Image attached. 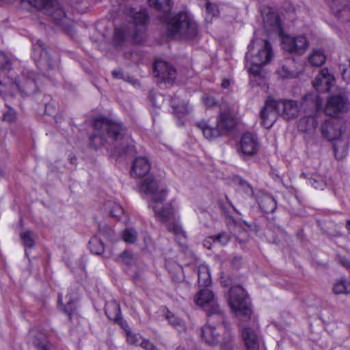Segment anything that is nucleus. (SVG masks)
Masks as SVG:
<instances>
[{
    "label": "nucleus",
    "instance_id": "052dcab7",
    "mask_svg": "<svg viewBox=\"0 0 350 350\" xmlns=\"http://www.w3.org/2000/svg\"><path fill=\"white\" fill-rule=\"evenodd\" d=\"M37 46L41 50V53H40L41 57H42L43 55H46V52L44 51L45 48H44V42L39 40L37 42Z\"/></svg>",
    "mask_w": 350,
    "mask_h": 350
},
{
    "label": "nucleus",
    "instance_id": "ea45409f",
    "mask_svg": "<svg viewBox=\"0 0 350 350\" xmlns=\"http://www.w3.org/2000/svg\"><path fill=\"white\" fill-rule=\"evenodd\" d=\"M126 336V341L130 345H139L142 342V336L138 334L133 333L130 329H125Z\"/></svg>",
    "mask_w": 350,
    "mask_h": 350
},
{
    "label": "nucleus",
    "instance_id": "4468645a",
    "mask_svg": "<svg viewBox=\"0 0 350 350\" xmlns=\"http://www.w3.org/2000/svg\"><path fill=\"white\" fill-rule=\"evenodd\" d=\"M278 111L275 100L269 99L261 111L262 124L266 129L271 128L278 118Z\"/></svg>",
    "mask_w": 350,
    "mask_h": 350
},
{
    "label": "nucleus",
    "instance_id": "1a4fd4ad",
    "mask_svg": "<svg viewBox=\"0 0 350 350\" xmlns=\"http://www.w3.org/2000/svg\"><path fill=\"white\" fill-rule=\"evenodd\" d=\"M133 33L131 35L134 42L141 44L146 38V24L148 21V14L146 9H141L133 16Z\"/></svg>",
    "mask_w": 350,
    "mask_h": 350
},
{
    "label": "nucleus",
    "instance_id": "a19ab883",
    "mask_svg": "<svg viewBox=\"0 0 350 350\" xmlns=\"http://www.w3.org/2000/svg\"><path fill=\"white\" fill-rule=\"evenodd\" d=\"M123 239L126 243H133L137 238V233L133 228H126L123 232Z\"/></svg>",
    "mask_w": 350,
    "mask_h": 350
},
{
    "label": "nucleus",
    "instance_id": "e2e57ef3",
    "mask_svg": "<svg viewBox=\"0 0 350 350\" xmlns=\"http://www.w3.org/2000/svg\"><path fill=\"white\" fill-rule=\"evenodd\" d=\"M112 75L116 79H123V72L122 70H113L112 72Z\"/></svg>",
    "mask_w": 350,
    "mask_h": 350
},
{
    "label": "nucleus",
    "instance_id": "b1692460",
    "mask_svg": "<svg viewBox=\"0 0 350 350\" xmlns=\"http://www.w3.org/2000/svg\"><path fill=\"white\" fill-rule=\"evenodd\" d=\"M258 203L261 210L267 213L274 212L277 207L275 199L268 194L261 195L258 198Z\"/></svg>",
    "mask_w": 350,
    "mask_h": 350
},
{
    "label": "nucleus",
    "instance_id": "dca6fc26",
    "mask_svg": "<svg viewBox=\"0 0 350 350\" xmlns=\"http://www.w3.org/2000/svg\"><path fill=\"white\" fill-rule=\"evenodd\" d=\"M239 150L245 155L255 154L258 150L257 137L250 133H244L240 139Z\"/></svg>",
    "mask_w": 350,
    "mask_h": 350
},
{
    "label": "nucleus",
    "instance_id": "a211bd4d",
    "mask_svg": "<svg viewBox=\"0 0 350 350\" xmlns=\"http://www.w3.org/2000/svg\"><path fill=\"white\" fill-rule=\"evenodd\" d=\"M334 81V77L327 68L322 69L312 82L313 87L319 92H327Z\"/></svg>",
    "mask_w": 350,
    "mask_h": 350
},
{
    "label": "nucleus",
    "instance_id": "bb28decb",
    "mask_svg": "<svg viewBox=\"0 0 350 350\" xmlns=\"http://www.w3.org/2000/svg\"><path fill=\"white\" fill-rule=\"evenodd\" d=\"M317 124L315 117L310 114L299 120L298 127L302 132L310 133L315 129Z\"/></svg>",
    "mask_w": 350,
    "mask_h": 350
},
{
    "label": "nucleus",
    "instance_id": "393cba45",
    "mask_svg": "<svg viewBox=\"0 0 350 350\" xmlns=\"http://www.w3.org/2000/svg\"><path fill=\"white\" fill-rule=\"evenodd\" d=\"M334 152L337 159H342L347 154L349 143L348 141L342 138L334 139Z\"/></svg>",
    "mask_w": 350,
    "mask_h": 350
},
{
    "label": "nucleus",
    "instance_id": "c9c22d12",
    "mask_svg": "<svg viewBox=\"0 0 350 350\" xmlns=\"http://www.w3.org/2000/svg\"><path fill=\"white\" fill-rule=\"evenodd\" d=\"M333 292L335 294L349 293L350 280L341 279L336 281L333 286Z\"/></svg>",
    "mask_w": 350,
    "mask_h": 350
},
{
    "label": "nucleus",
    "instance_id": "a878e982",
    "mask_svg": "<svg viewBox=\"0 0 350 350\" xmlns=\"http://www.w3.org/2000/svg\"><path fill=\"white\" fill-rule=\"evenodd\" d=\"M105 310L109 319L117 321L120 319V307L115 300L108 301L105 305Z\"/></svg>",
    "mask_w": 350,
    "mask_h": 350
},
{
    "label": "nucleus",
    "instance_id": "f8f14e48",
    "mask_svg": "<svg viewBox=\"0 0 350 350\" xmlns=\"http://www.w3.org/2000/svg\"><path fill=\"white\" fill-rule=\"evenodd\" d=\"M344 131V126L340 120L329 119L324 121L321 126L323 137L328 141H334L340 137Z\"/></svg>",
    "mask_w": 350,
    "mask_h": 350
},
{
    "label": "nucleus",
    "instance_id": "c03bdc74",
    "mask_svg": "<svg viewBox=\"0 0 350 350\" xmlns=\"http://www.w3.org/2000/svg\"><path fill=\"white\" fill-rule=\"evenodd\" d=\"M210 239H213V242H218L221 245H225L230 241V235L227 232H222L215 237H210Z\"/></svg>",
    "mask_w": 350,
    "mask_h": 350
},
{
    "label": "nucleus",
    "instance_id": "603ef678",
    "mask_svg": "<svg viewBox=\"0 0 350 350\" xmlns=\"http://www.w3.org/2000/svg\"><path fill=\"white\" fill-rule=\"evenodd\" d=\"M140 347L144 350H159L154 344L146 339H142Z\"/></svg>",
    "mask_w": 350,
    "mask_h": 350
},
{
    "label": "nucleus",
    "instance_id": "4d7b16f0",
    "mask_svg": "<svg viewBox=\"0 0 350 350\" xmlns=\"http://www.w3.org/2000/svg\"><path fill=\"white\" fill-rule=\"evenodd\" d=\"M342 77L347 83H350V61L347 68H342Z\"/></svg>",
    "mask_w": 350,
    "mask_h": 350
},
{
    "label": "nucleus",
    "instance_id": "7c9ffc66",
    "mask_svg": "<svg viewBox=\"0 0 350 350\" xmlns=\"http://www.w3.org/2000/svg\"><path fill=\"white\" fill-rule=\"evenodd\" d=\"M23 3H27L29 5L38 10L48 11L55 6V0H22Z\"/></svg>",
    "mask_w": 350,
    "mask_h": 350
},
{
    "label": "nucleus",
    "instance_id": "13d9d810",
    "mask_svg": "<svg viewBox=\"0 0 350 350\" xmlns=\"http://www.w3.org/2000/svg\"><path fill=\"white\" fill-rule=\"evenodd\" d=\"M75 310L73 302L68 301L66 305L64 306V312L69 316L71 315L73 310Z\"/></svg>",
    "mask_w": 350,
    "mask_h": 350
},
{
    "label": "nucleus",
    "instance_id": "cd10ccee",
    "mask_svg": "<svg viewBox=\"0 0 350 350\" xmlns=\"http://www.w3.org/2000/svg\"><path fill=\"white\" fill-rule=\"evenodd\" d=\"M198 283L200 286L207 287L211 285L212 281L210 271L206 265H201L198 268Z\"/></svg>",
    "mask_w": 350,
    "mask_h": 350
},
{
    "label": "nucleus",
    "instance_id": "c85d7f7f",
    "mask_svg": "<svg viewBox=\"0 0 350 350\" xmlns=\"http://www.w3.org/2000/svg\"><path fill=\"white\" fill-rule=\"evenodd\" d=\"M171 106L178 116H183L189 112L190 108L186 101L178 96H174L171 100Z\"/></svg>",
    "mask_w": 350,
    "mask_h": 350
},
{
    "label": "nucleus",
    "instance_id": "49530a36",
    "mask_svg": "<svg viewBox=\"0 0 350 350\" xmlns=\"http://www.w3.org/2000/svg\"><path fill=\"white\" fill-rule=\"evenodd\" d=\"M167 230L176 235H184V231L180 224L174 222L167 226Z\"/></svg>",
    "mask_w": 350,
    "mask_h": 350
},
{
    "label": "nucleus",
    "instance_id": "6ab92c4d",
    "mask_svg": "<svg viewBox=\"0 0 350 350\" xmlns=\"http://www.w3.org/2000/svg\"><path fill=\"white\" fill-rule=\"evenodd\" d=\"M220 114L217 120V126L221 131V129L225 130H231L235 126V120L232 116L230 109L227 103H222L220 105Z\"/></svg>",
    "mask_w": 350,
    "mask_h": 350
},
{
    "label": "nucleus",
    "instance_id": "58836bf2",
    "mask_svg": "<svg viewBox=\"0 0 350 350\" xmlns=\"http://www.w3.org/2000/svg\"><path fill=\"white\" fill-rule=\"evenodd\" d=\"M204 6L206 8V20L211 21L213 17L218 16L219 10H218L217 5H215L214 3H211L206 1L205 2Z\"/></svg>",
    "mask_w": 350,
    "mask_h": 350
},
{
    "label": "nucleus",
    "instance_id": "4c0bfd02",
    "mask_svg": "<svg viewBox=\"0 0 350 350\" xmlns=\"http://www.w3.org/2000/svg\"><path fill=\"white\" fill-rule=\"evenodd\" d=\"M129 34H131V33L124 27L116 29L114 34V42L116 46L118 47Z\"/></svg>",
    "mask_w": 350,
    "mask_h": 350
},
{
    "label": "nucleus",
    "instance_id": "20e7f679",
    "mask_svg": "<svg viewBox=\"0 0 350 350\" xmlns=\"http://www.w3.org/2000/svg\"><path fill=\"white\" fill-rule=\"evenodd\" d=\"M246 53V66L250 75L254 77L262 78V66L268 64L273 58L272 47L267 40H253Z\"/></svg>",
    "mask_w": 350,
    "mask_h": 350
},
{
    "label": "nucleus",
    "instance_id": "8fccbe9b",
    "mask_svg": "<svg viewBox=\"0 0 350 350\" xmlns=\"http://www.w3.org/2000/svg\"><path fill=\"white\" fill-rule=\"evenodd\" d=\"M120 260L126 265H130L133 260V255L128 251L123 252L119 256Z\"/></svg>",
    "mask_w": 350,
    "mask_h": 350
},
{
    "label": "nucleus",
    "instance_id": "bf43d9fd",
    "mask_svg": "<svg viewBox=\"0 0 350 350\" xmlns=\"http://www.w3.org/2000/svg\"><path fill=\"white\" fill-rule=\"evenodd\" d=\"M340 263L347 269H350V260L345 257L340 258L339 260Z\"/></svg>",
    "mask_w": 350,
    "mask_h": 350
},
{
    "label": "nucleus",
    "instance_id": "774afa93",
    "mask_svg": "<svg viewBox=\"0 0 350 350\" xmlns=\"http://www.w3.org/2000/svg\"><path fill=\"white\" fill-rule=\"evenodd\" d=\"M346 228L349 232H350V219L347 221Z\"/></svg>",
    "mask_w": 350,
    "mask_h": 350
},
{
    "label": "nucleus",
    "instance_id": "6e6d98bb",
    "mask_svg": "<svg viewBox=\"0 0 350 350\" xmlns=\"http://www.w3.org/2000/svg\"><path fill=\"white\" fill-rule=\"evenodd\" d=\"M98 230L100 232V233H101L102 234H103L104 236H106V237H110L111 232H112V230L107 225H103L102 226L101 224H99L98 225Z\"/></svg>",
    "mask_w": 350,
    "mask_h": 350
},
{
    "label": "nucleus",
    "instance_id": "473e14b6",
    "mask_svg": "<svg viewBox=\"0 0 350 350\" xmlns=\"http://www.w3.org/2000/svg\"><path fill=\"white\" fill-rule=\"evenodd\" d=\"M165 318L168 321L169 323L179 332L185 330V325L184 321L180 318L176 317L173 313L167 311L165 314Z\"/></svg>",
    "mask_w": 350,
    "mask_h": 350
},
{
    "label": "nucleus",
    "instance_id": "f3484780",
    "mask_svg": "<svg viewBox=\"0 0 350 350\" xmlns=\"http://www.w3.org/2000/svg\"><path fill=\"white\" fill-rule=\"evenodd\" d=\"M323 100L317 93H309L305 95L300 105V109L309 112L310 114L317 113L321 109Z\"/></svg>",
    "mask_w": 350,
    "mask_h": 350
},
{
    "label": "nucleus",
    "instance_id": "7ed1b4c3",
    "mask_svg": "<svg viewBox=\"0 0 350 350\" xmlns=\"http://www.w3.org/2000/svg\"><path fill=\"white\" fill-rule=\"evenodd\" d=\"M265 27L268 32L273 31L282 38V47L288 53L302 54L308 46L309 42L304 36L291 37L282 36V29L278 14L270 8H265L262 11Z\"/></svg>",
    "mask_w": 350,
    "mask_h": 350
},
{
    "label": "nucleus",
    "instance_id": "2eb2a0df",
    "mask_svg": "<svg viewBox=\"0 0 350 350\" xmlns=\"http://www.w3.org/2000/svg\"><path fill=\"white\" fill-rule=\"evenodd\" d=\"M154 72H157V77L162 81L168 83L173 82L176 76V70L167 62L158 59L154 64Z\"/></svg>",
    "mask_w": 350,
    "mask_h": 350
},
{
    "label": "nucleus",
    "instance_id": "338daca9",
    "mask_svg": "<svg viewBox=\"0 0 350 350\" xmlns=\"http://www.w3.org/2000/svg\"><path fill=\"white\" fill-rule=\"evenodd\" d=\"M226 200L228 202V203L230 204V205L232 206V208H233V210L237 213L238 214H240L239 211L236 208V207L232 204V203L231 202V201L228 199V198L226 196Z\"/></svg>",
    "mask_w": 350,
    "mask_h": 350
},
{
    "label": "nucleus",
    "instance_id": "680f3d73",
    "mask_svg": "<svg viewBox=\"0 0 350 350\" xmlns=\"http://www.w3.org/2000/svg\"><path fill=\"white\" fill-rule=\"evenodd\" d=\"M232 264L233 265V266H234L237 268L239 267L241 264V257H234L232 260Z\"/></svg>",
    "mask_w": 350,
    "mask_h": 350
},
{
    "label": "nucleus",
    "instance_id": "f704fd0d",
    "mask_svg": "<svg viewBox=\"0 0 350 350\" xmlns=\"http://www.w3.org/2000/svg\"><path fill=\"white\" fill-rule=\"evenodd\" d=\"M325 56L321 50H314L310 55L308 61L314 66H321L325 62Z\"/></svg>",
    "mask_w": 350,
    "mask_h": 350
},
{
    "label": "nucleus",
    "instance_id": "0eeeda50",
    "mask_svg": "<svg viewBox=\"0 0 350 350\" xmlns=\"http://www.w3.org/2000/svg\"><path fill=\"white\" fill-rule=\"evenodd\" d=\"M93 126L97 131L105 130L108 136L115 140L121 139L124 135V127L113 120L98 117L94 120Z\"/></svg>",
    "mask_w": 350,
    "mask_h": 350
},
{
    "label": "nucleus",
    "instance_id": "9d476101",
    "mask_svg": "<svg viewBox=\"0 0 350 350\" xmlns=\"http://www.w3.org/2000/svg\"><path fill=\"white\" fill-rule=\"evenodd\" d=\"M348 105L347 95L345 91H342L329 97L325 108V113L331 116H336L338 113L343 112Z\"/></svg>",
    "mask_w": 350,
    "mask_h": 350
},
{
    "label": "nucleus",
    "instance_id": "f257e3e1",
    "mask_svg": "<svg viewBox=\"0 0 350 350\" xmlns=\"http://www.w3.org/2000/svg\"><path fill=\"white\" fill-rule=\"evenodd\" d=\"M229 305L240 318V329L242 338L247 350L259 349L258 323L256 317H252L250 302L243 288L234 286L230 290Z\"/></svg>",
    "mask_w": 350,
    "mask_h": 350
},
{
    "label": "nucleus",
    "instance_id": "9b49d317",
    "mask_svg": "<svg viewBox=\"0 0 350 350\" xmlns=\"http://www.w3.org/2000/svg\"><path fill=\"white\" fill-rule=\"evenodd\" d=\"M334 16L341 23H350V0H327Z\"/></svg>",
    "mask_w": 350,
    "mask_h": 350
},
{
    "label": "nucleus",
    "instance_id": "0e129e2a",
    "mask_svg": "<svg viewBox=\"0 0 350 350\" xmlns=\"http://www.w3.org/2000/svg\"><path fill=\"white\" fill-rule=\"evenodd\" d=\"M243 223L251 231H257V226L253 224H249L245 221H243Z\"/></svg>",
    "mask_w": 350,
    "mask_h": 350
},
{
    "label": "nucleus",
    "instance_id": "79ce46f5",
    "mask_svg": "<svg viewBox=\"0 0 350 350\" xmlns=\"http://www.w3.org/2000/svg\"><path fill=\"white\" fill-rule=\"evenodd\" d=\"M11 67L12 64L8 57L3 52L0 51V75L4 70L9 71Z\"/></svg>",
    "mask_w": 350,
    "mask_h": 350
},
{
    "label": "nucleus",
    "instance_id": "39448f33",
    "mask_svg": "<svg viewBox=\"0 0 350 350\" xmlns=\"http://www.w3.org/2000/svg\"><path fill=\"white\" fill-rule=\"evenodd\" d=\"M37 79L38 75L32 72H28L18 83L14 82L10 77H4L0 81V94L3 96L13 95L16 90H20L25 96L31 95L38 90Z\"/></svg>",
    "mask_w": 350,
    "mask_h": 350
},
{
    "label": "nucleus",
    "instance_id": "e433bc0d",
    "mask_svg": "<svg viewBox=\"0 0 350 350\" xmlns=\"http://www.w3.org/2000/svg\"><path fill=\"white\" fill-rule=\"evenodd\" d=\"M90 249L91 252L96 255H100L104 252V245L103 241L97 237H92L90 241Z\"/></svg>",
    "mask_w": 350,
    "mask_h": 350
},
{
    "label": "nucleus",
    "instance_id": "6e6552de",
    "mask_svg": "<svg viewBox=\"0 0 350 350\" xmlns=\"http://www.w3.org/2000/svg\"><path fill=\"white\" fill-rule=\"evenodd\" d=\"M139 191L144 193L146 197L150 200V204L159 202L160 200H165L167 191L160 188L157 182L154 178H145L139 183Z\"/></svg>",
    "mask_w": 350,
    "mask_h": 350
},
{
    "label": "nucleus",
    "instance_id": "de8ad7c7",
    "mask_svg": "<svg viewBox=\"0 0 350 350\" xmlns=\"http://www.w3.org/2000/svg\"><path fill=\"white\" fill-rule=\"evenodd\" d=\"M90 139L91 146L95 148H98L104 144V139L100 135H94L91 136Z\"/></svg>",
    "mask_w": 350,
    "mask_h": 350
},
{
    "label": "nucleus",
    "instance_id": "ddd939ff",
    "mask_svg": "<svg viewBox=\"0 0 350 350\" xmlns=\"http://www.w3.org/2000/svg\"><path fill=\"white\" fill-rule=\"evenodd\" d=\"M278 111L284 119L292 120L297 117L300 111L297 101L294 100H275Z\"/></svg>",
    "mask_w": 350,
    "mask_h": 350
},
{
    "label": "nucleus",
    "instance_id": "5701e85b",
    "mask_svg": "<svg viewBox=\"0 0 350 350\" xmlns=\"http://www.w3.org/2000/svg\"><path fill=\"white\" fill-rule=\"evenodd\" d=\"M105 208L111 217L118 220H122L124 222L128 220V217L125 215L124 209L120 204L113 201H107L105 204Z\"/></svg>",
    "mask_w": 350,
    "mask_h": 350
},
{
    "label": "nucleus",
    "instance_id": "423d86ee",
    "mask_svg": "<svg viewBox=\"0 0 350 350\" xmlns=\"http://www.w3.org/2000/svg\"><path fill=\"white\" fill-rule=\"evenodd\" d=\"M194 301L197 305L204 308L210 317L213 314H216L221 319L224 320L222 310L217 303L214 294L211 290L206 288L200 290L196 293Z\"/></svg>",
    "mask_w": 350,
    "mask_h": 350
},
{
    "label": "nucleus",
    "instance_id": "72a5a7b5",
    "mask_svg": "<svg viewBox=\"0 0 350 350\" xmlns=\"http://www.w3.org/2000/svg\"><path fill=\"white\" fill-rule=\"evenodd\" d=\"M20 237L23 245L26 248H33L35 245L36 234L31 230H26L21 232Z\"/></svg>",
    "mask_w": 350,
    "mask_h": 350
},
{
    "label": "nucleus",
    "instance_id": "4be33fe9",
    "mask_svg": "<svg viewBox=\"0 0 350 350\" xmlns=\"http://www.w3.org/2000/svg\"><path fill=\"white\" fill-rule=\"evenodd\" d=\"M202 337L206 344L215 345L219 342L220 334L215 327L206 325L202 327Z\"/></svg>",
    "mask_w": 350,
    "mask_h": 350
},
{
    "label": "nucleus",
    "instance_id": "5fc2aeb1",
    "mask_svg": "<svg viewBox=\"0 0 350 350\" xmlns=\"http://www.w3.org/2000/svg\"><path fill=\"white\" fill-rule=\"evenodd\" d=\"M220 282L222 286H228L232 283V279L228 275L224 273H221L220 276Z\"/></svg>",
    "mask_w": 350,
    "mask_h": 350
},
{
    "label": "nucleus",
    "instance_id": "09e8293b",
    "mask_svg": "<svg viewBox=\"0 0 350 350\" xmlns=\"http://www.w3.org/2000/svg\"><path fill=\"white\" fill-rule=\"evenodd\" d=\"M16 115L14 109L10 108L5 113H4L3 119L8 122H14L16 120Z\"/></svg>",
    "mask_w": 350,
    "mask_h": 350
},
{
    "label": "nucleus",
    "instance_id": "37998d69",
    "mask_svg": "<svg viewBox=\"0 0 350 350\" xmlns=\"http://www.w3.org/2000/svg\"><path fill=\"white\" fill-rule=\"evenodd\" d=\"M309 184L315 189H323L325 187V183L322 178L315 176L314 177L310 178L308 180Z\"/></svg>",
    "mask_w": 350,
    "mask_h": 350
},
{
    "label": "nucleus",
    "instance_id": "aec40b11",
    "mask_svg": "<svg viewBox=\"0 0 350 350\" xmlns=\"http://www.w3.org/2000/svg\"><path fill=\"white\" fill-rule=\"evenodd\" d=\"M164 201L165 200H160L159 202L149 204L154 210L157 218L161 222L163 223L167 222L174 214V210L171 204H163Z\"/></svg>",
    "mask_w": 350,
    "mask_h": 350
},
{
    "label": "nucleus",
    "instance_id": "f03ea898",
    "mask_svg": "<svg viewBox=\"0 0 350 350\" xmlns=\"http://www.w3.org/2000/svg\"><path fill=\"white\" fill-rule=\"evenodd\" d=\"M148 4L163 13L161 19L167 23L168 36L188 39H193L197 36V24L187 13L180 12L174 15L170 14L172 7V0H148Z\"/></svg>",
    "mask_w": 350,
    "mask_h": 350
},
{
    "label": "nucleus",
    "instance_id": "c756f323",
    "mask_svg": "<svg viewBox=\"0 0 350 350\" xmlns=\"http://www.w3.org/2000/svg\"><path fill=\"white\" fill-rule=\"evenodd\" d=\"M197 126L200 129L204 136L208 139H215L221 135V131L217 126L211 127L207 125L205 122H200Z\"/></svg>",
    "mask_w": 350,
    "mask_h": 350
},
{
    "label": "nucleus",
    "instance_id": "412c9836",
    "mask_svg": "<svg viewBox=\"0 0 350 350\" xmlns=\"http://www.w3.org/2000/svg\"><path fill=\"white\" fill-rule=\"evenodd\" d=\"M150 170V164L146 157H137L133 163L131 176L140 177L147 174Z\"/></svg>",
    "mask_w": 350,
    "mask_h": 350
},
{
    "label": "nucleus",
    "instance_id": "a18cd8bd",
    "mask_svg": "<svg viewBox=\"0 0 350 350\" xmlns=\"http://www.w3.org/2000/svg\"><path fill=\"white\" fill-rule=\"evenodd\" d=\"M239 190L241 192L245 193L247 196H252L253 195V189L250 184L243 180H240L239 182Z\"/></svg>",
    "mask_w": 350,
    "mask_h": 350
},
{
    "label": "nucleus",
    "instance_id": "69168bd1",
    "mask_svg": "<svg viewBox=\"0 0 350 350\" xmlns=\"http://www.w3.org/2000/svg\"><path fill=\"white\" fill-rule=\"evenodd\" d=\"M229 85H230V81H229V80H228V79H224V80H223V81H222V83H221V87H222L223 88H227L229 86Z\"/></svg>",
    "mask_w": 350,
    "mask_h": 350
},
{
    "label": "nucleus",
    "instance_id": "2f4dec72",
    "mask_svg": "<svg viewBox=\"0 0 350 350\" xmlns=\"http://www.w3.org/2000/svg\"><path fill=\"white\" fill-rule=\"evenodd\" d=\"M30 334L31 337L32 338V343L39 350H49V343L44 334H36L35 332L31 331Z\"/></svg>",
    "mask_w": 350,
    "mask_h": 350
},
{
    "label": "nucleus",
    "instance_id": "864d4df0",
    "mask_svg": "<svg viewBox=\"0 0 350 350\" xmlns=\"http://www.w3.org/2000/svg\"><path fill=\"white\" fill-rule=\"evenodd\" d=\"M202 100L204 104L208 107H213L216 104L215 99L208 94H204L202 97Z\"/></svg>",
    "mask_w": 350,
    "mask_h": 350
},
{
    "label": "nucleus",
    "instance_id": "3c124183",
    "mask_svg": "<svg viewBox=\"0 0 350 350\" xmlns=\"http://www.w3.org/2000/svg\"><path fill=\"white\" fill-rule=\"evenodd\" d=\"M221 350H233L234 345L231 337L227 338L220 344Z\"/></svg>",
    "mask_w": 350,
    "mask_h": 350
}]
</instances>
